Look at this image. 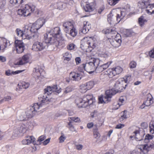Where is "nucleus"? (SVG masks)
I'll return each instance as SVG.
<instances>
[{
  "mask_svg": "<svg viewBox=\"0 0 154 154\" xmlns=\"http://www.w3.org/2000/svg\"><path fill=\"white\" fill-rule=\"evenodd\" d=\"M119 14H117L116 16L113 17V14L110 13L108 16V21L109 23L112 25H115L119 23L120 21V17Z\"/></svg>",
  "mask_w": 154,
  "mask_h": 154,
  "instance_id": "nucleus-15",
  "label": "nucleus"
},
{
  "mask_svg": "<svg viewBox=\"0 0 154 154\" xmlns=\"http://www.w3.org/2000/svg\"><path fill=\"white\" fill-rule=\"evenodd\" d=\"M94 136V138L98 139L100 137V134L97 131V128H95L93 129Z\"/></svg>",
  "mask_w": 154,
  "mask_h": 154,
  "instance_id": "nucleus-40",
  "label": "nucleus"
},
{
  "mask_svg": "<svg viewBox=\"0 0 154 154\" xmlns=\"http://www.w3.org/2000/svg\"><path fill=\"white\" fill-rule=\"evenodd\" d=\"M95 70L97 71V72L100 73L102 72L104 70L103 68V67L101 65L100 66H99L98 65L97 66Z\"/></svg>",
  "mask_w": 154,
  "mask_h": 154,
  "instance_id": "nucleus-51",
  "label": "nucleus"
},
{
  "mask_svg": "<svg viewBox=\"0 0 154 154\" xmlns=\"http://www.w3.org/2000/svg\"><path fill=\"white\" fill-rule=\"evenodd\" d=\"M123 80H122L124 82V83L125 84L128 83L131 80V76L130 75L126 76L123 78Z\"/></svg>",
  "mask_w": 154,
  "mask_h": 154,
  "instance_id": "nucleus-36",
  "label": "nucleus"
},
{
  "mask_svg": "<svg viewBox=\"0 0 154 154\" xmlns=\"http://www.w3.org/2000/svg\"><path fill=\"white\" fill-rule=\"evenodd\" d=\"M26 63L25 62V61L23 60V58H22L20 59L19 60V62H17V64L19 65H23L24 64Z\"/></svg>",
  "mask_w": 154,
  "mask_h": 154,
  "instance_id": "nucleus-55",
  "label": "nucleus"
},
{
  "mask_svg": "<svg viewBox=\"0 0 154 154\" xmlns=\"http://www.w3.org/2000/svg\"><path fill=\"white\" fill-rule=\"evenodd\" d=\"M63 26L65 32L69 34L73 37L75 36L77 33V31L73 26L72 23L70 22L64 23Z\"/></svg>",
  "mask_w": 154,
  "mask_h": 154,
  "instance_id": "nucleus-8",
  "label": "nucleus"
},
{
  "mask_svg": "<svg viewBox=\"0 0 154 154\" xmlns=\"http://www.w3.org/2000/svg\"><path fill=\"white\" fill-rule=\"evenodd\" d=\"M149 55L150 57L154 58V48L149 52Z\"/></svg>",
  "mask_w": 154,
  "mask_h": 154,
  "instance_id": "nucleus-57",
  "label": "nucleus"
},
{
  "mask_svg": "<svg viewBox=\"0 0 154 154\" xmlns=\"http://www.w3.org/2000/svg\"><path fill=\"white\" fill-rule=\"evenodd\" d=\"M125 126V125L123 124H119L117 125L116 128L117 129H121L123 128Z\"/></svg>",
  "mask_w": 154,
  "mask_h": 154,
  "instance_id": "nucleus-59",
  "label": "nucleus"
},
{
  "mask_svg": "<svg viewBox=\"0 0 154 154\" xmlns=\"http://www.w3.org/2000/svg\"><path fill=\"white\" fill-rule=\"evenodd\" d=\"M126 99V97L124 96L121 97L119 100V102L118 104L119 106L122 105V104L125 103V100Z\"/></svg>",
  "mask_w": 154,
  "mask_h": 154,
  "instance_id": "nucleus-43",
  "label": "nucleus"
},
{
  "mask_svg": "<svg viewBox=\"0 0 154 154\" xmlns=\"http://www.w3.org/2000/svg\"><path fill=\"white\" fill-rule=\"evenodd\" d=\"M125 15V12L123 11H121L120 16L119 15V17H120V20L121 19H122Z\"/></svg>",
  "mask_w": 154,
  "mask_h": 154,
  "instance_id": "nucleus-61",
  "label": "nucleus"
},
{
  "mask_svg": "<svg viewBox=\"0 0 154 154\" xmlns=\"http://www.w3.org/2000/svg\"><path fill=\"white\" fill-rule=\"evenodd\" d=\"M11 99L10 96H7L5 97L4 99L0 100V103H2L4 101H8Z\"/></svg>",
  "mask_w": 154,
  "mask_h": 154,
  "instance_id": "nucleus-52",
  "label": "nucleus"
},
{
  "mask_svg": "<svg viewBox=\"0 0 154 154\" xmlns=\"http://www.w3.org/2000/svg\"><path fill=\"white\" fill-rule=\"evenodd\" d=\"M95 100L92 95L89 94L84 96L83 98H78L75 103L79 108L86 107L88 105L92 104Z\"/></svg>",
  "mask_w": 154,
  "mask_h": 154,
  "instance_id": "nucleus-2",
  "label": "nucleus"
},
{
  "mask_svg": "<svg viewBox=\"0 0 154 154\" xmlns=\"http://www.w3.org/2000/svg\"><path fill=\"white\" fill-rule=\"evenodd\" d=\"M26 131L25 127L21 126L20 127L15 128L14 130L13 135L15 137H17L20 133H25Z\"/></svg>",
  "mask_w": 154,
  "mask_h": 154,
  "instance_id": "nucleus-19",
  "label": "nucleus"
},
{
  "mask_svg": "<svg viewBox=\"0 0 154 154\" xmlns=\"http://www.w3.org/2000/svg\"><path fill=\"white\" fill-rule=\"evenodd\" d=\"M110 44L114 48H117L120 46L121 42V37L119 34L116 35V37L113 39L109 40Z\"/></svg>",
  "mask_w": 154,
  "mask_h": 154,
  "instance_id": "nucleus-14",
  "label": "nucleus"
},
{
  "mask_svg": "<svg viewBox=\"0 0 154 154\" xmlns=\"http://www.w3.org/2000/svg\"><path fill=\"white\" fill-rule=\"evenodd\" d=\"M47 43L54 45L56 47L61 48L65 46V41L63 37L62 36L61 37L51 40L50 42Z\"/></svg>",
  "mask_w": 154,
  "mask_h": 154,
  "instance_id": "nucleus-12",
  "label": "nucleus"
},
{
  "mask_svg": "<svg viewBox=\"0 0 154 154\" xmlns=\"http://www.w3.org/2000/svg\"><path fill=\"white\" fill-rule=\"evenodd\" d=\"M149 145L148 143L146 144L140 146L138 148L140 150L141 153H143V154L146 153L150 149Z\"/></svg>",
  "mask_w": 154,
  "mask_h": 154,
  "instance_id": "nucleus-21",
  "label": "nucleus"
},
{
  "mask_svg": "<svg viewBox=\"0 0 154 154\" xmlns=\"http://www.w3.org/2000/svg\"><path fill=\"white\" fill-rule=\"evenodd\" d=\"M153 137V136L152 135H150L149 134H147L146 136L144 139L145 142L147 143L149 142L150 141L149 140H152V139Z\"/></svg>",
  "mask_w": 154,
  "mask_h": 154,
  "instance_id": "nucleus-44",
  "label": "nucleus"
},
{
  "mask_svg": "<svg viewBox=\"0 0 154 154\" xmlns=\"http://www.w3.org/2000/svg\"><path fill=\"white\" fill-rule=\"evenodd\" d=\"M66 137L63 133H61V135L59 138V143H62L66 139Z\"/></svg>",
  "mask_w": 154,
  "mask_h": 154,
  "instance_id": "nucleus-50",
  "label": "nucleus"
},
{
  "mask_svg": "<svg viewBox=\"0 0 154 154\" xmlns=\"http://www.w3.org/2000/svg\"><path fill=\"white\" fill-rule=\"evenodd\" d=\"M120 0H108V2L109 4L111 5H114Z\"/></svg>",
  "mask_w": 154,
  "mask_h": 154,
  "instance_id": "nucleus-49",
  "label": "nucleus"
},
{
  "mask_svg": "<svg viewBox=\"0 0 154 154\" xmlns=\"http://www.w3.org/2000/svg\"><path fill=\"white\" fill-rule=\"evenodd\" d=\"M81 48L85 50L87 48H91L94 49L97 44L96 39L93 37H85L82 40Z\"/></svg>",
  "mask_w": 154,
  "mask_h": 154,
  "instance_id": "nucleus-5",
  "label": "nucleus"
},
{
  "mask_svg": "<svg viewBox=\"0 0 154 154\" xmlns=\"http://www.w3.org/2000/svg\"><path fill=\"white\" fill-rule=\"evenodd\" d=\"M62 35L59 27H56L51 30L50 31L44 35V39L46 43L50 42L51 40L61 37Z\"/></svg>",
  "mask_w": 154,
  "mask_h": 154,
  "instance_id": "nucleus-3",
  "label": "nucleus"
},
{
  "mask_svg": "<svg viewBox=\"0 0 154 154\" xmlns=\"http://www.w3.org/2000/svg\"><path fill=\"white\" fill-rule=\"evenodd\" d=\"M149 146H150V149H154V142L153 141L151 143H150L149 142Z\"/></svg>",
  "mask_w": 154,
  "mask_h": 154,
  "instance_id": "nucleus-63",
  "label": "nucleus"
},
{
  "mask_svg": "<svg viewBox=\"0 0 154 154\" xmlns=\"http://www.w3.org/2000/svg\"><path fill=\"white\" fill-rule=\"evenodd\" d=\"M45 22V19L42 17H41L38 19L35 23L32 24V26H29V29L30 30L32 34L35 35L36 34L38 35V30L43 25Z\"/></svg>",
  "mask_w": 154,
  "mask_h": 154,
  "instance_id": "nucleus-6",
  "label": "nucleus"
},
{
  "mask_svg": "<svg viewBox=\"0 0 154 154\" xmlns=\"http://www.w3.org/2000/svg\"><path fill=\"white\" fill-rule=\"evenodd\" d=\"M146 11L150 14H154V5H149L148 7V9L146 10Z\"/></svg>",
  "mask_w": 154,
  "mask_h": 154,
  "instance_id": "nucleus-30",
  "label": "nucleus"
},
{
  "mask_svg": "<svg viewBox=\"0 0 154 154\" xmlns=\"http://www.w3.org/2000/svg\"><path fill=\"white\" fill-rule=\"evenodd\" d=\"M100 61L98 59H93L88 63L84 64L85 70L90 73H92L95 70L96 67L99 64Z\"/></svg>",
  "mask_w": 154,
  "mask_h": 154,
  "instance_id": "nucleus-7",
  "label": "nucleus"
},
{
  "mask_svg": "<svg viewBox=\"0 0 154 154\" xmlns=\"http://www.w3.org/2000/svg\"><path fill=\"white\" fill-rule=\"evenodd\" d=\"M6 60V58L4 57L0 56V60L2 62H4Z\"/></svg>",
  "mask_w": 154,
  "mask_h": 154,
  "instance_id": "nucleus-64",
  "label": "nucleus"
},
{
  "mask_svg": "<svg viewBox=\"0 0 154 154\" xmlns=\"http://www.w3.org/2000/svg\"><path fill=\"white\" fill-rule=\"evenodd\" d=\"M23 0H10V2L11 4L13 5H16L17 4L18 5H21L23 2Z\"/></svg>",
  "mask_w": 154,
  "mask_h": 154,
  "instance_id": "nucleus-31",
  "label": "nucleus"
},
{
  "mask_svg": "<svg viewBox=\"0 0 154 154\" xmlns=\"http://www.w3.org/2000/svg\"><path fill=\"white\" fill-rule=\"evenodd\" d=\"M17 35L22 38V39H25L26 38H32L35 40L36 39L38 38V35L36 34L35 35L32 34L29 29V26H26L25 27L24 30H22L19 29H17L15 31Z\"/></svg>",
  "mask_w": 154,
  "mask_h": 154,
  "instance_id": "nucleus-4",
  "label": "nucleus"
},
{
  "mask_svg": "<svg viewBox=\"0 0 154 154\" xmlns=\"http://www.w3.org/2000/svg\"><path fill=\"white\" fill-rule=\"evenodd\" d=\"M52 6L55 9H58L59 10H61L63 8V4L61 2H59L57 3L53 4Z\"/></svg>",
  "mask_w": 154,
  "mask_h": 154,
  "instance_id": "nucleus-29",
  "label": "nucleus"
},
{
  "mask_svg": "<svg viewBox=\"0 0 154 154\" xmlns=\"http://www.w3.org/2000/svg\"><path fill=\"white\" fill-rule=\"evenodd\" d=\"M88 90V89L85 84L82 85L80 86V91L82 93L85 92Z\"/></svg>",
  "mask_w": 154,
  "mask_h": 154,
  "instance_id": "nucleus-41",
  "label": "nucleus"
},
{
  "mask_svg": "<svg viewBox=\"0 0 154 154\" xmlns=\"http://www.w3.org/2000/svg\"><path fill=\"white\" fill-rule=\"evenodd\" d=\"M84 69H85V66L84 64H83L78 67V72H77V73L79 74H80L81 73V72H82L84 74V76L85 74L84 72Z\"/></svg>",
  "mask_w": 154,
  "mask_h": 154,
  "instance_id": "nucleus-34",
  "label": "nucleus"
},
{
  "mask_svg": "<svg viewBox=\"0 0 154 154\" xmlns=\"http://www.w3.org/2000/svg\"><path fill=\"white\" fill-rule=\"evenodd\" d=\"M136 140L137 141H140L143 139V133H140L138 131L134 132Z\"/></svg>",
  "mask_w": 154,
  "mask_h": 154,
  "instance_id": "nucleus-25",
  "label": "nucleus"
},
{
  "mask_svg": "<svg viewBox=\"0 0 154 154\" xmlns=\"http://www.w3.org/2000/svg\"><path fill=\"white\" fill-rule=\"evenodd\" d=\"M84 9L86 12H91L94 9V6L93 3L86 4L84 6Z\"/></svg>",
  "mask_w": 154,
  "mask_h": 154,
  "instance_id": "nucleus-22",
  "label": "nucleus"
},
{
  "mask_svg": "<svg viewBox=\"0 0 154 154\" xmlns=\"http://www.w3.org/2000/svg\"><path fill=\"white\" fill-rule=\"evenodd\" d=\"M122 80L123 78H121L119 79L116 81L114 86L113 90H111L112 91V93H116L121 92L123 89L125 88L127 85V84H125Z\"/></svg>",
  "mask_w": 154,
  "mask_h": 154,
  "instance_id": "nucleus-10",
  "label": "nucleus"
},
{
  "mask_svg": "<svg viewBox=\"0 0 154 154\" xmlns=\"http://www.w3.org/2000/svg\"><path fill=\"white\" fill-rule=\"evenodd\" d=\"M149 131L150 133L153 134L154 133V122H150L149 125Z\"/></svg>",
  "mask_w": 154,
  "mask_h": 154,
  "instance_id": "nucleus-42",
  "label": "nucleus"
},
{
  "mask_svg": "<svg viewBox=\"0 0 154 154\" xmlns=\"http://www.w3.org/2000/svg\"><path fill=\"white\" fill-rule=\"evenodd\" d=\"M63 57H64V60L67 61H69L70 60L71 57V55L68 52H66L63 54Z\"/></svg>",
  "mask_w": 154,
  "mask_h": 154,
  "instance_id": "nucleus-38",
  "label": "nucleus"
},
{
  "mask_svg": "<svg viewBox=\"0 0 154 154\" xmlns=\"http://www.w3.org/2000/svg\"><path fill=\"white\" fill-rule=\"evenodd\" d=\"M15 47L13 49V52H14L16 50V52L18 54L22 53L24 49V44L21 40H16L15 42Z\"/></svg>",
  "mask_w": 154,
  "mask_h": 154,
  "instance_id": "nucleus-13",
  "label": "nucleus"
},
{
  "mask_svg": "<svg viewBox=\"0 0 154 154\" xmlns=\"http://www.w3.org/2000/svg\"><path fill=\"white\" fill-rule=\"evenodd\" d=\"M85 85L88 89L89 90L93 87L94 84L93 81H90L87 82Z\"/></svg>",
  "mask_w": 154,
  "mask_h": 154,
  "instance_id": "nucleus-39",
  "label": "nucleus"
},
{
  "mask_svg": "<svg viewBox=\"0 0 154 154\" xmlns=\"http://www.w3.org/2000/svg\"><path fill=\"white\" fill-rule=\"evenodd\" d=\"M106 72L107 74L110 78L112 77V76L115 75V74H114L113 68L109 69L107 70Z\"/></svg>",
  "mask_w": 154,
  "mask_h": 154,
  "instance_id": "nucleus-37",
  "label": "nucleus"
},
{
  "mask_svg": "<svg viewBox=\"0 0 154 154\" xmlns=\"http://www.w3.org/2000/svg\"><path fill=\"white\" fill-rule=\"evenodd\" d=\"M137 63L134 61H131L129 64V67L131 68H134L136 67Z\"/></svg>",
  "mask_w": 154,
  "mask_h": 154,
  "instance_id": "nucleus-54",
  "label": "nucleus"
},
{
  "mask_svg": "<svg viewBox=\"0 0 154 154\" xmlns=\"http://www.w3.org/2000/svg\"><path fill=\"white\" fill-rule=\"evenodd\" d=\"M109 33L111 34H118L115 28H113L111 29H110L109 30H107L106 33Z\"/></svg>",
  "mask_w": 154,
  "mask_h": 154,
  "instance_id": "nucleus-46",
  "label": "nucleus"
},
{
  "mask_svg": "<svg viewBox=\"0 0 154 154\" xmlns=\"http://www.w3.org/2000/svg\"><path fill=\"white\" fill-rule=\"evenodd\" d=\"M29 86V84L28 82H23L20 84H18L17 88V91H19L21 89L28 88Z\"/></svg>",
  "mask_w": 154,
  "mask_h": 154,
  "instance_id": "nucleus-24",
  "label": "nucleus"
},
{
  "mask_svg": "<svg viewBox=\"0 0 154 154\" xmlns=\"http://www.w3.org/2000/svg\"><path fill=\"white\" fill-rule=\"evenodd\" d=\"M39 69L40 68L39 67H37L35 68L33 70V73H34L38 77L40 76L42 74Z\"/></svg>",
  "mask_w": 154,
  "mask_h": 154,
  "instance_id": "nucleus-35",
  "label": "nucleus"
},
{
  "mask_svg": "<svg viewBox=\"0 0 154 154\" xmlns=\"http://www.w3.org/2000/svg\"><path fill=\"white\" fill-rule=\"evenodd\" d=\"M45 47V46L43 44L38 42H35L33 44L32 49L34 51H38L43 50Z\"/></svg>",
  "mask_w": 154,
  "mask_h": 154,
  "instance_id": "nucleus-17",
  "label": "nucleus"
},
{
  "mask_svg": "<svg viewBox=\"0 0 154 154\" xmlns=\"http://www.w3.org/2000/svg\"><path fill=\"white\" fill-rule=\"evenodd\" d=\"M146 22V20L144 19V17L141 16L138 19V22L140 25L142 26L144 24V23Z\"/></svg>",
  "mask_w": 154,
  "mask_h": 154,
  "instance_id": "nucleus-33",
  "label": "nucleus"
},
{
  "mask_svg": "<svg viewBox=\"0 0 154 154\" xmlns=\"http://www.w3.org/2000/svg\"><path fill=\"white\" fill-rule=\"evenodd\" d=\"M75 148L78 150H81L82 149L83 146L81 144L76 145Z\"/></svg>",
  "mask_w": 154,
  "mask_h": 154,
  "instance_id": "nucleus-60",
  "label": "nucleus"
},
{
  "mask_svg": "<svg viewBox=\"0 0 154 154\" xmlns=\"http://www.w3.org/2000/svg\"><path fill=\"white\" fill-rule=\"evenodd\" d=\"M22 70H17L14 72L11 71L10 70H8L6 71L5 74L7 76H10L18 74L22 72Z\"/></svg>",
  "mask_w": 154,
  "mask_h": 154,
  "instance_id": "nucleus-27",
  "label": "nucleus"
},
{
  "mask_svg": "<svg viewBox=\"0 0 154 154\" xmlns=\"http://www.w3.org/2000/svg\"><path fill=\"white\" fill-rule=\"evenodd\" d=\"M75 46V45L73 44L72 43L70 44L68 46H67V49L69 50H73Z\"/></svg>",
  "mask_w": 154,
  "mask_h": 154,
  "instance_id": "nucleus-56",
  "label": "nucleus"
},
{
  "mask_svg": "<svg viewBox=\"0 0 154 154\" xmlns=\"http://www.w3.org/2000/svg\"><path fill=\"white\" fill-rule=\"evenodd\" d=\"M84 76V74L82 72L80 74L75 72H71L69 75V77L73 81H79L81 79L82 77Z\"/></svg>",
  "mask_w": 154,
  "mask_h": 154,
  "instance_id": "nucleus-18",
  "label": "nucleus"
},
{
  "mask_svg": "<svg viewBox=\"0 0 154 154\" xmlns=\"http://www.w3.org/2000/svg\"><path fill=\"white\" fill-rule=\"evenodd\" d=\"M46 138L45 136L42 135L40 136L38 139V141L41 142L44 140Z\"/></svg>",
  "mask_w": 154,
  "mask_h": 154,
  "instance_id": "nucleus-58",
  "label": "nucleus"
},
{
  "mask_svg": "<svg viewBox=\"0 0 154 154\" xmlns=\"http://www.w3.org/2000/svg\"><path fill=\"white\" fill-rule=\"evenodd\" d=\"M17 119L20 121H25L26 120L28 119L25 113L22 112L19 113L17 117Z\"/></svg>",
  "mask_w": 154,
  "mask_h": 154,
  "instance_id": "nucleus-26",
  "label": "nucleus"
},
{
  "mask_svg": "<svg viewBox=\"0 0 154 154\" xmlns=\"http://www.w3.org/2000/svg\"><path fill=\"white\" fill-rule=\"evenodd\" d=\"M44 91V95L42 97L38 98L39 100H41V103L39 104L38 103L34 104L33 106L30 107V109L25 113L28 118L32 117L43 105L49 103V99L47 95H50L53 92L59 94L61 91L60 88L58 87L56 85H54L52 87L48 86L45 89Z\"/></svg>",
  "mask_w": 154,
  "mask_h": 154,
  "instance_id": "nucleus-1",
  "label": "nucleus"
},
{
  "mask_svg": "<svg viewBox=\"0 0 154 154\" xmlns=\"http://www.w3.org/2000/svg\"><path fill=\"white\" fill-rule=\"evenodd\" d=\"M10 45L9 42L6 39L4 38H0V51L4 50Z\"/></svg>",
  "mask_w": 154,
  "mask_h": 154,
  "instance_id": "nucleus-20",
  "label": "nucleus"
},
{
  "mask_svg": "<svg viewBox=\"0 0 154 154\" xmlns=\"http://www.w3.org/2000/svg\"><path fill=\"white\" fill-rule=\"evenodd\" d=\"M31 57V55L29 54H27L24 55L22 57V58L23 59L24 61L27 63L29 61V59Z\"/></svg>",
  "mask_w": 154,
  "mask_h": 154,
  "instance_id": "nucleus-47",
  "label": "nucleus"
},
{
  "mask_svg": "<svg viewBox=\"0 0 154 154\" xmlns=\"http://www.w3.org/2000/svg\"><path fill=\"white\" fill-rule=\"evenodd\" d=\"M115 94V93H112V90H107L106 91L105 95L104 97L101 96L99 98V102L101 103H107L112 96Z\"/></svg>",
  "mask_w": 154,
  "mask_h": 154,
  "instance_id": "nucleus-11",
  "label": "nucleus"
},
{
  "mask_svg": "<svg viewBox=\"0 0 154 154\" xmlns=\"http://www.w3.org/2000/svg\"><path fill=\"white\" fill-rule=\"evenodd\" d=\"M153 101L151 98H148L147 100L143 103V104L146 106H148L152 103Z\"/></svg>",
  "mask_w": 154,
  "mask_h": 154,
  "instance_id": "nucleus-45",
  "label": "nucleus"
},
{
  "mask_svg": "<svg viewBox=\"0 0 154 154\" xmlns=\"http://www.w3.org/2000/svg\"><path fill=\"white\" fill-rule=\"evenodd\" d=\"M35 141V138L33 136L27 137L26 139L22 141L23 145H29L32 143H33Z\"/></svg>",
  "mask_w": 154,
  "mask_h": 154,
  "instance_id": "nucleus-23",
  "label": "nucleus"
},
{
  "mask_svg": "<svg viewBox=\"0 0 154 154\" xmlns=\"http://www.w3.org/2000/svg\"><path fill=\"white\" fill-rule=\"evenodd\" d=\"M91 26L90 23L88 21H85L83 23V26L79 29V33L85 34L86 33L91 29Z\"/></svg>",
  "mask_w": 154,
  "mask_h": 154,
  "instance_id": "nucleus-16",
  "label": "nucleus"
},
{
  "mask_svg": "<svg viewBox=\"0 0 154 154\" xmlns=\"http://www.w3.org/2000/svg\"><path fill=\"white\" fill-rule=\"evenodd\" d=\"M112 63V61H110L104 64L101 65L103 67V68L104 70H105L109 67V65L111 64V63Z\"/></svg>",
  "mask_w": 154,
  "mask_h": 154,
  "instance_id": "nucleus-53",
  "label": "nucleus"
},
{
  "mask_svg": "<svg viewBox=\"0 0 154 154\" xmlns=\"http://www.w3.org/2000/svg\"><path fill=\"white\" fill-rule=\"evenodd\" d=\"M113 69L114 70V74H115V75L120 74L123 70L119 66L113 68Z\"/></svg>",
  "mask_w": 154,
  "mask_h": 154,
  "instance_id": "nucleus-28",
  "label": "nucleus"
},
{
  "mask_svg": "<svg viewBox=\"0 0 154 154\" xmlns=\"http://www.w3.org/2000/svg\"><path fill=\"white\" fill-rule=\"evenodd\" d=\"M35 7L33 5H26L23 9H18L17 13L19 15L26 17L29 15L35 10Z\"/></svg>",
  "mask_w": 154,
  "mask_h": 154,
  "instance_id": "nucleus-9",
  "label": "nucleus"
},
{
  "mask_svg": "<svg viewBox=\"0 0 154 154\" xmlns=\"http://www.w3.org/2000/svg\"><path fill=\"white\" fill-rule=\"evenodd\" d=\"M75 61L77 64H78L81 62V59L80 57H77L75 59Z\"/></svg>",
  "mask_w": 154,
  "mask_h": 154,
  "instance_id": "nucleus-62",
  "label": "nucleus"
},
{
  "mask_svg": "<svg viewBox=\"0 0 154 154\" xmlns=\"http://www.w3.org/2000/svg\"><path fill=\"white\" fill-rule=\"evenodd\" d=\"M68 127L70 131L72 132H76V130L72 124V122L71 121H70V122L68 123Z\"/></svg>",
  "mask_w": 154,
  "mask_h": 154,
  "instance_id": "nucleus-48",
  "label": "nucleus"
},
{
  "mask_svg": "<svg viewBox=\"0 0 154 154\" xmlns=\"http://www.w3.org/2000/svg\"><path fill=\"white\" fill-rule=\"evenodd\" d=\"M122 115L119 119V120L121 122L123 121L124 119H125L127 118V111L124 110L121 113Z\"/></svg>",
  "mask_w": 154,
  "mask_h": 154,
  "instance_id": "nucleus-32",
  "label": "nucleus"
}]
</instances>
